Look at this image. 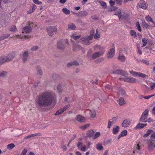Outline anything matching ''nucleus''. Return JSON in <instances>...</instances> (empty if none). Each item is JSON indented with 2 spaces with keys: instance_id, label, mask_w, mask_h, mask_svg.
<instances>
[{
  "instance_id": "obj_1",
  "label": "nucleus",
  "mask_w": 155,
  "mask_h": 155,
  "mask_svg": "<svg viewBox=\"0 0 155 155\" xmlns=\"http://www.w3.org/2000/svg\"><path fill=\"white\" fill-rule=\"evenodd\" d=\"M55 99V96L52 93L45 92L40 94L37 97L36 105L39 110L43 109L45 107L50 106Z\"/></svg>"
},
{
  "instance_id": "obj_2",
  "label": "nucleus",
  "mask_w": 155,
  "mask_h": 155,
  "mask_svg": "<svg viewBox=\"0 0 155 155\" xmlns=\"http://www.w3.org/2000/svg\"><path fill=\"white\" fill-rule=\"evenodd\" d=\"M92 38L86 36L81 38L80 40V42L85 45H89L91 44V42L89 41L92 40Z\"/></svg>"
},
{
  "instance_id": "obj_3",
  "label": "nucleus",
  "mask_w": 155,
  "mask_h": 155,
  "mask_svg": "<svg viewBox=\"0 0 155 155\" xmlns=\"http://www.w3.org/2000/svg\"><path fill=\"white\" fill-rule=\"evenodd\" d=\"M46 29L48 31L49 36H52L54 35L53 32H57V29L54 26H50L46 28Z\"/></svg>"
},
{
  "instance_id": "obj_4",
  "label": "nucleus",
  "mask_w": 155,
  "mask_h": 155,
  "mask_svg": "<svg viewBox=\"0 0 155 155\" xmlns=\"http://www.w3.org/2000/svg\"><path fill=\"white\" fill-rule=\"evenodd\" d=\"M81 50H82L83 53H84V50L81 46L77 44H76L73 45V51H77Z\"/></svg>"
},
{
  "instance_id": "obj_5",
  "label": "nucleus",
  "mask_w": 155,
  "mask_h": 155,
  "mask_svg": "<svg viewBox=\"0 0 155 155\" xmlns=\"http://www.w3.org/2000/svg\"><path fill=\"white\" fill-rule=\"evenodd\" d=\"M120 79L121 80H124V81L126 82L132 83H135L137 82L135 78H130L129 77H127L125 78H120Z\"/></svg>"
},
{
  "instance_id": "obj_6",
  "label": "nucleus",
  "mask_w": 155,
  "mask_h": 155,
  "mask_svg": "<svg viewBox=\"0 0 155 155\" xmlns=\"http://www.w3.org/2000/svg\"><path fill=\"white\" fill-rule=\"evenodd\" d=\"M149 151L151 152L154 148H155V143L150 140L148 141L147 143Z\"/></svg>"
},
{
  "instance_id": "obj_7",
  "label": "nucleus",
  "mask_w": 155,
  "mask_h": 155,
  "mask_svg": "<svg viewBox=\"0 0 155 155\" xmlns=\"http://www.w3.org/2000/svg\"><path fill=\"white\" fill-rule=\"evenodd\" d=\"M57 48L60 50H63L65 48L64 45L62 40L58 41L57 44Z\"/></svg>"
},
{
  "instance_id": "obj_8",
  "label": "nucleus",
  "mask_w": 155,
  "mask_h": 155,
  "mask_svg": "<svg viewBox=\"0 0 155 155\" xmlns=\"http://www.w3.org/2000/svg\"><path fill=\"white\" fill-rule=\"evenodd\" d=\"M16 55V53L14 52L8 54L7 56H5V59L7 61H10L15 58Z\"/></svg>"
},
{
  "instance_id": "obj_9",
  "label": "nucleus",
  "mask_w": 155,
  "mask_h": 155,
  "mask_svg": "<svg viewBox=\"0 0 155 155\" xmlns=\"http://www.w3.org/2000/svg\"><path fill=\"white\" fill-rule=\"evenodd\" d=\"M29 53L27 51H25L22 54V59L24 63L28 59Z\"/></svg>"
},
{
  "instance_id": "obj_10",
  "label": "nucleus",
  "mask_w": 155,
  "mask_h": 155,
  "mask_svg": "<svg viewBox=\"0 0 155 155\" xmlns=\"http://www.w3.org/2000/svg\"><path fill=\"white\" fill-rule=\"evenodd\" d=\"M114 74H117L124 76L126 74V72L122 70L117 69L113 71Z\"/></svg>"
},
{
  "instance_id": "obj_11",
  "label": "nucleus",
  "mask_w": 155,
  "mask_h": 155,
  "mask_svg": "<svg viewBox=\"0 0 155 155\" xmlns=\"http://www.w3.org/2000/svg\"><path fill=\"white\" fill-rule=\"evenodd\" d=\"M74 14H77L79 17H85L88 15L87 12L85 11H81L78 13H74Z\"/></svg>"
},
{
  "instance_id": "obj_12",
  "label": "nucleus",
  "mask_w": 155,
  "mask_h": 155,
  "mask_svg": "<svg viewBox=\"0 0 155 155\" xmlns=\"http://www.w3.org/2000/svg\"><path fill=\"white\" fill-rule=\"evenodd\" d=\"M115 54V49L112 48L108 52L107 57L108 58H112Z\"/></svg>"
},
{
  "instance_id": "obj_13",
  "label": "nucleus",
  "mask_w": 155,
  "mask_h": 155,
  "mask_svg": "<svg viewBox=\"0 0 155 155\" xmlns=\"http://www.w3.org/2000/svg\"><path fill=\"white\" fill-rule=\"evenodd\" d=\"M75 119L77 121L80 123L83 122L85 121V118L82 116L80 115H77Z\"/></svg>"
},
{
  "instance_id": "obj_14",
  "label": "nucleus",
  "mask_w": 155,
  "mask_h": 155,
  "mask_svg": "<svg viewBox=\"0 0 155 155\" xmlns=\"http://www.w3.org/2000/svg\"><path fill=\"white\" fill-rule=\"evenodd\" d=\"M79 65V63L76 60H74L68 63L67 64V67H69L72 66H78Z\"/></svg>"
},
{
  "instance_id": "obj_15",
  "label": "nucleus",
  "mask_w": 155,
  "mask_h": 155,
  "mask_svg": "<svg viewBox=\"0 0 155 155\" xmlns=\"http://www.w3.org/2000/svg\"><path fill=\"white\" fill-rule=\"evenodd\" d=\"M95 132L93 130H90L88 131L87 132L86 137H88L89 138L92 137L93 138L94 134Z\"/></svg>"
},
{
  "instance_id": "obj_16",
  "label": "nucleus",
  "mask_w": 155,
  "mask_h": 155,
  "mask_svg": "<svg viewBox=\"0 0 155 155\" xmlns=\"http://www.w3.org/2000/svg\"><path fill=\"white\" fill-rule=\"evenodd\" d=\"M23 29L26 34H28L32 30L31 26L30 25H29L24 27Z\"/></svg>"
},
{
  "instance_id": "obj_17",
  "label": "nucleus",
  "mask_w": 155,
  "mask_h": 155,
  "mask_svg": "<svg viewBox=\"0 0 155 155\" xmlns=\"http://www.w3.org/2000/svg\"><path fill=\"white\" fill-rule=\"evenodd\" d=\"M117 90L119 94H120L122 96H126L125 92L122 88L120 87H119L118 88Z\"/></svg>"
},
{
  "instance_id": "obj_18",
  "label": "nucleus",
  "mask_w": 155,
  "mask_h": 155,
  "mask_svg": "<svg viewBox=\"0 0 155 155\" xmlns=\"http://www.w3.org/2000/svg\"><path fill=\"white\" fill-rule=\"evenodd\" d=\"M101 55V54L99 52H97L94 53L92 55V58L93 59H95L100 57Z\"/></svg>"
},
{
  "instance_id": "obj_19",
  "label": "nucleus",
  "mask_w": 155,
  "mask_h": 155,
  "mask_svg": "<svg viewBox=\"0 0 155 155\" xmlns=\"http://www.w3.org/2000/svg\"><path fill=\"white\" fill-rule=\"evenodd\" d=\"M7 62L5 56H3L0 57V66Z\"/></svg>"
},
{
  "instance_id": "obj_20",
  "label": "nucleus",
  "mask_w": 155,
  "mask_h": 155,
  "mask_svg": "<svg viewBox=\"0 0 155 155\" xmlns=\"http://www.w3.org/2000/svg\"><path fill=\"white\" fill-rule=\"evenodd\" d=\"M68 28L69 30H74L76 26L73 23H70L68 25Z\"/></svg>"
},
{
  "instance_id": "obj_21",
  "label": "nucleus",
  "mask_w": 155,
  "mask_h": 155,
  "mask_svg": "<svg viewBox=\"0 0 155 155\" xmlns=\"http://www.w3.org/2000/svg\"><path fill=\"white\" fill-rule=\"evenodd\" d=\"M147 125V124H141L139 123L136 127L135 128L137 129H142L144 127L146 126Z\"/></svg>"
},
{
  "instance_id": "obj_22",
  "label": "nucleus",
  "mask_w": 155,
  "mask_h": 155,
  "mask_svg": "<svg viewBox=\"0 0 155 155\" xmlns=\"http://www.w3.org/2000/svg\"><path fill=\"white\" fill-rule=\"evenodd\" d=\"M118 104L120 105H122L125 104L124 99L122 97H120L118 100Z\"/></svg>"
},
{
  "instance_id": "obj_23",
  "label": "nucleus",
  "mask_w": 155,
  "mask_h": 155,
  "mask_svg": "<svg viewBox=\"0 0 155 155\" xmlns=\"http://www.w3.org/2000/svg\"><path fill=\"white\" fill-rule=\"evenodd\" d=\"M147 116L143 115L142 114L140 119L139 121L142 123H145L147 122V121L146 120L147 118Z\"/></svg>"
},
{
  "instance_id": "obj_24",
  "label": "nucleus",
  "mask_w": 155,
  "mask_h": 155,
  "mask_svg": "<svg viewBox=\"0 0 155 155\" xmlns=\"http://www.w3.org/2000/svg\"><path fill=\"white\" fill-rule=\"evenodd\" d=\"M118 59L121 62H124L126 60V57L123 54L119 55Z\"/></svg>"
},
{
  "instance_id": "obj_25",
  "label": "nucleus",
  "mask_w": 155,
  "mask_h": 155,
  "mask_svg": "<svg viewBox=\"0 0 155 155\" xmlns=\"http://www.w3.org/2000/svg\"><path fill=\"white\" fill-rule=\"evenodd\" d=\"M9 30L11 31L15 32L17 31V29L15 25H12L9 28Z\"/></svg>"
},
{
  "instance_id": "obj_26",
  "label": "nucleus",
  "mask_w": 155,
  "mask_h": 155,
  "mask_svg": "<svg viewBox=\"0 0 155 155\" xmlns=\"http://www.w3.org/2000/svg\"><path fill=\"white\" fill-rule=\"evenodd\" d=\"M129 124L130 122L127 120H125L123 121L122 124V126L124 127H127L129 125Z\"/></svg>"
},
{
  "instance_id": "obj_27",
  "label": "nucleus",
  "mask_w": 155,
  "mask_h": 155,
  "mask_svg": "<svg viewBox=\"0 0 155 155\" xmlns=\"http://www.w3.org/2000/svg\"><path fill=\"white\" fill-rule=\"evenodd\" d=\"M154 132L153 131V130H148L147 131L146 134L144 135L143 137H147L148 136H149L150 134H152Z\"/></svg>"
},
{
  "instance_id": "obj_28",
  "label": "nucleus",
  "mask_w": 155,
  "mask_h": 155,
  "mask_svg": "<svg viewBox=\"0 0 155 155\" xmlns=\"http://www.w3.org/2000/svg\"><path fill=\"white\" fill-rule=\"evenodd\" d=\"M119 129V127L118 126H116L115 127H114L113 129V133L114 134H117Z\"/></svg>"
},
{
  "instance_id": "obj_29",
  "label": "nucleus",
  "mask_w": 155,
  "mask_h": 155,
  "mask_svg": "<svg viewBox=\"0 0 155 155\" xmlns=\"http://www.w3.org/2000/svg\"><path fill=\"white\" fill-rule=\"evenodd\" d=\"M62 11L63 13L66 15H69L70 14V11L66 8H64L62 9Z\"/></svg>"
},
{
  "instance_id": "obj_30",
  "label": "nucleus",
  "mask_w": 155,
  "mask_h": 155,
  "mask_svg": "<svg viewBox=\"0 0 155 155\" xmlns=\"http://www.w3.org/2000/svg\"><path fill=\"white\" fill-rule=\"evenodd\" d=\"M15 147V144L12 143L8 144L7 146V148L9 150H11V149H13Z\"/></svg>"
},
{
  "instance_id": "obj_31",
  "label": "nucleus",
  "mask_w": 155,
  "mask_h": 155,
  "mask_svg": "<svg viewBox=\"0 0 155 155\" xmlns=\"http://www.w3.org/2000/svg\"><path fill=\"white\" fill-rule=\"evenodd\" d=\"M145 18L147 21H148V22H149V21L152 22V23L153 24V26H154V25H155L152 19L151 18V17H150L149 15H148V16H147Z\"/></svg>"
},
{
  "instance_id": "obj_32",
  "label": "nucleus",
  "mask_w": 155,
  "mask_h": 155,
  "mask_svg": "<svg viewBox=\"0 0 155 155\" xmlns=\"http://www.w3.org/2000/svg\"><path fill=\"white\" fill-rule=\"evenodd\" d=\"M57 90L59 92H61L62 90V85L61 84H59L57 86Z\"/></svg>"
},
{
  "instance_id": "obj_33",
  "label": "nucleus",
  "mask_w": 155,
  "mask_h": 155,
  "mask_svg": "<svg viewBox=\"0 0 155 155\" xmlns=\"http://www.w3.org/2000/svg\"><path fill=\"white\" fill-rule=\"evenodd\" d=\"M91 115V117L92 118H94L96 117V113L94 110L93 109L92 110H90Z\"/></svg>"
},
{
  "instance_id": "obj_34",
  "label": "nucleus",
  "mask_w": 155,
  "mask_h": 155,
  "mask_svg": "<svg viewBox=\"0 0 155 155\" xmlns=\"http://www.w3.org/2000/svg\"><path fill=\"white\" fill-rule=\"evenodd\" d=\"M99 3L100 4V5L104 7V8H107V5L106 3L103 1H99Z\"/></svg>"
},
{
  "instance_id": "obj_35",
  "label": "nucleus",
  "mask_w": 155,
  "mask_h": 155,
  "mask_svg": "<svg viewBox=\"0 0 155 155\" xmlns=\"http://www.w3.org/2000/svg\"><path fill=\"white\" fill-rule=\"evenodd\" d=\"M37 70L38 74L40 75H42V72L40 67L39 66H38L37 67Z\"/></svg>"
},
{
  "instance_id": "obj_36",
  "label": "nucleus",
  "mask_w": 155,
  "mask_h": 155,
  "mask_svg": "<svg viewBox=\"0 0 155 155\" xmlns=\"http://www.w3.org/2000/svg\"><path fill=\"white\" fill-rule=\"evenodd\" d=\"M136 27H137V30L140 31L141 32V28L140 26V25L139 23V22L137 21L136 22Z\"/></svg>"
},
{
  "instance_id": "obj_37",
  "label": "nucleus",
  "mask_w": 155,
  "mask_h": 155,
  "mask_svg": "<svg viewBox=\"0 0 155 155\" xmlns=\"http://www.w3.org/2000/svg\"><path fill=\"white\" fill-rule=\"evenodd\" d=\"M7 74V72L5 71H0V77H5Z\"/></svg>"
},
{
  "instance_id": "obj_38",
  "label": "nucleus",
  "mask_w": 155,
  "mask_h": 155,
  "mask_svg": "<svg viewBox=\"0 0 155 155\" xmlns=\"http://www.w3.org/2000/svg\"><path fill=\"white\" fill-rule=\"evenodd\" d=\"M63 111L62 110L61 108H60L59 110H57L56 112L54 114L55 116L61 114L63 113Z\"/></svg>"
},
{
  "instance_id": "obj_39",
  "label": "nucleus",
  "mask_w": 155,
  "mask_h": 155,
  "mask_svg": "<svg viewBox=\"0 0 155 155\" xmlns=\"http://www.w3.org/2000/svg\"><path fill=\"white\" fill-rule=\"evenodd\" d=\"M100 135V133L99 132H97L96 133L94 134V135L93 138V139L94 140L95 139L97 138Z\"/></svg>"
},
{
  "instance_id": "obj_40",
  "label": "nucleus",
  "mask_w": 155,
  "mask_h": 155,
  "mask_svg": "<svg viewBox=\"0 0 155 155\" xmlns=\"http://www.w3.org/2000/svg\"><path fill=\"white\" fill-rule=\"evenodd\" d=\"M96 147L97 149L99 150H101L103 148V147L100 143L97 144Z\"/></svg>"
},
{
  "instance_id": "obj_41",
  "label": "nucleus",
  "mask_w": 155,
  "mask_h": 155,
  "mask_svg": "<svg viewBox=\"0 0 155 155\" xmlns=\"http://www.w3.org/2000/svg\"><path fill=\"white\" fill-rule=\"evenodd\" d=\"M130 34L134 38L137 37V34L136 32L134 30H132L130 31Z\"/></svg>"
},
{
  "instance_id": "obj_42",
  "label": "nucleus",
  "mask_w": 155,
  "mask_h": 155,
  "mask_svg": "<svg viewBox=\"0 0 155 155\" xmlns=\"http://www.w3.org/2000/svg\"><path fill=\"white\" fill-rule=\"evenodd\" d=\"M139 6L141 8L145 9L147 8V6L145 3H140Z\"/></svg>"
},
{
  "instance_id": "obj_43",
  "label": "nucleus",
  "mask_w": 155,
  "mask_h": 155,
  "mask_svg": "<svg viewBox=\"0 0 155 155\" xmlns=\"http://www.w3.org/2000/svg\"><path fill=\"white\" fill-rule=\"evenodd\" d=\"M142 41L143 42L142 47H144L147 44V40L145 38H143L142 39Z\"/></svg>"
},
{
  "instance_id": "obj_44",
  "label": "nucleus",
  "mask_w": 155,
  "mask_h": 155,
  "mask_svg": "<svg viewBox=\"0 0 155 155\" xmlns=\"http://www.w3.org/2000/svg\"><path fill=\"white\" fill-rule=\"evenodd\" d=\"M94 33V31L93 29H92L91 30L90 34V35L87 36V37H90L92 38V39L93 38V36Z\"/></svg>"
},
{
  "instance_id": "obj_45",
  "label": "nucleus",
  "mask_w": 155,
  "mask_h": 155,
  "mask_svg": "<svg viewBox=\"0 0 155 155\" xmlns=\"http://www.w3.org/2000/svg\"><path fill=\"white\" fill-rule=\"evenodd\" d=\"M142 25L144 28H147L148 27L149 25L145 21H143Z\"/></svg>"
},
{
  "instance_id": "obj_46",
  "label": "nucleus",
  "mask_w": 155,
  "mask_h": 155,
  "mask_svg": "<svg viewBox=\"0 0 155 155\" xmlns=\"http://www.w3.org/2000/svg\"><path fill=\"white\" fill-rule=\"evenodd\" d=\"M121 136H122V137L125 136L127 134V130H124L122 131L121 133L120 134Z\"/></svg>"
},
{
  "instance_id": "obj_47",
  "label": "nucleus",
  "mask_w": 155,
  "mask_h": 155,
  "mask_svg": "<svg viewBox=\"0 0 155 155\" xmlns=\"http://www.w3.org/2000/svg\"><path fill=\"white\" fill-rule=\"evenodd\" d=\"M130 74H132L133 75H135L136 76H138L139 73L138 72L134 71H130Z\"/></svg>"
},
{
  "instance_id": "obj_48",
  "label": "nucleus",
  "mask_w": 155,
  "mask_h": 155,
  "mask_svg": "<svg viewBox=\"0 0 155 155\" xmlns=\"http://www.w3.org/2000/svg\"><path fill=\"white\" fill-rule=\"evenodd\" d=\"M38 49V47L37 46H33L31 49V51H36Z\"/></svg>"
},
{
  "instance_id": "obj_49",
  "label": "nucleus",
  "mask_w": 155,
  "mask_h": 155,
  "mask_svg": "<svg viewBox=\"0 0 155 155\" xmlns=\"http://www.w3.org/2000/svg\"><path fill=\"white\" fill-rule=\"evenodd\" d=\"M106 90L108 91L110 89L111 86L109 84H107L105 86Z\"/></svg>"
},
{
  "instance_id": "obj_50",
  "label": "nucleus",
  "mask_w": 155,
  "mask_h": 155,
  "mask_svg": "<svg viewBox=\"0 0 155 155\" xmlns=\"http://www.w3.org/2000/svg\"><path fill=\"white\" fill-rule=\"evenodd\" d=\"M151 139L153 141H155V132H154L151 136Z\"/></svg>"
},
{
  "instance_id": "obj_51",
  "label": "nucleus",
  "mask_w": 155,
  "mask_h": 155,
  "mask_svg": "<svg viewBox=\"0 0 155 155\" xmlns=\"http://www.w3.org/2000/svg\"><path fill=\"white\" fill-rule=\"evenodd\" d=\"M59 77V75L56 74H54L52 75V78L54 79H56Z\"/></svg>"
},
{
  "instance_id": "obj_52",
  "label": "nucleus",
  "mask_w": 155,
  "mask_h": 155,
  "mask_svg": "<svg viewBox=\"0 0 155 155\" xmlns=\"http://www.w3.org/2000/svg\"><path fill=\"white\" fill-rule=\"evenodd\" d=\"M69 106L70 104H69L65 106L64 107H63V108H61L63 112H64L65 111L67 110L69 107Z\"/></svg>"
},
{
  "instance_id": "obj_53",
  "label": "nucleus",
  "mask_w": 155,
  "mask_h": 155,
  "mask_svg": "<svg viewBox=\"0 0 155 155\" xmlns=\"http://www.w3.org/2000/svg\"><path fill=\"white\" fill-rule=\"evenodd\" d=\"M33 1L35 3L38 5H41L42 4V2L39 1L38 0H33Z\"/></svg>"
},
{
  "instance_id": "obj_54",
  "label": "nucleus",
  "mask_w": 155,
  "mask_h": 155,
  "mask_svg": "<svg viewBox=\"0 0 155 155\" xmlns=\"http://www.w3.org/2000/svg\"><path fill=\"white\" fill-rule=\"evenodd\" d=\"M149 112V110L148 109H146L143 113L142 114L143 115L146 116H147L148 115V113Z\"/></svg>"
},
{
  "instance_id": "obj_55",
  "label": "nucleus",
  "mask_w": 155,
  "mask_h": 155,
  "mask_svg": "<svg viewBox=\"0 0 155 155\" xmlns=\"http://www.w3.org/2000/svg\"><path fill=\"white\" fill-rule=\"evenodd\" d=\"M154 95H155V94L153 95H152L151 96H145L143 97L142 95H141V96L143 97V98H144V99H149V98H150L151 97H153Z\"/></svg>"
},
{
  "instance_id": "obj_56",
  "label": "nucleus",
  "mask_w": 155,
  "mask_h": 155,
  "mask_svg": "<svg viewBox=\"0 0 155 155\" xmlns=\"http://www.w3.org/2000/svg\"><path fill=\"white\" fill-rule=\"evenodd\" d=\"M10 36V34H6L4 35L3 36H1L3 38V40L7 38Z\"/></svg>"
},
{
  "instance_id": "obj_57",
  "label": "nucleus",
  "mask_w": 155,
  "mask_h": 155,
  "mask_svg": "<svg viewBox=\"0 0 155 155\" xmlns=\"http://www.w3.org/2000/svg\"><path fill=\"white\" fill-rule=\"evenodd\" d=\"M118 5H121V4L122 0H114Z\"/></svg>"
},
{
  "instance_id": "obj_58",
  "label": "nucleus",
  "mask_w": 155,
  "mask_h": 155,
  "mask_svg": "<svg viewBox=\"0 0 155 155\" xmlns=\"http://www.w3.org/2000/svg\"><path fill=\"white\" fill-rule=\"evenodd\" d=\"M89 126V124H86L81 127V128L83 130H85Z\"/></svg>"
},
{
  "instance_id": "obj_59",
  "label": "nucleus",
  "mask_w": 155,
  "mask_h": 155,
  "mask_svg": "<svg viewBox=\"0 0 155 155\" xmlns=\"http://www.w3.org/2000/svg\"><path fill=\"white\" fill-rule=\"evenodd\" d=\"M121 9H119L115 13V15H117L118 16L120 15L121 13Z\"/></svg>"
},
{
  "instance_id": "obj_60",
  "label": "nucleus",
  "mask_w": 155,
  "mask_h": 155,
  "mask_svg": "<svg viewBox=\"0 0 155 155\" xmlns=\"http://www.w3.org/2000/svg\"><path fill=\"white\" fill-rule=\"evenodd\" d=\"M141 61L143 63L145 64H146L147 65H149V63L148 61L144 60H143Z\"/></svg>"
},
{
  "instance_id": "obj_61",
  "label": "nucleus",
  "mask_w": 155,
  "mask_h": 155,
  "mask_svg": "<svg viewBox=\"0 0 155 155\" xmlns=\"http://www.w3.org/2000/svg\"><path fill=\"white\" fill-rule=\"evenodd\" d=\"M138 76L140 77H141L142 78H144L145 77L146 75L145 74H142V73H141L140 72H139V74H138Z\"/></svg>"
},
{
  "instance_id": "obj_62",
  "label": "nucleus",
  "mask_w": 155,
  "mask_h": 155,
  "mask_svg": "<svg viewBox=\"0 0 155 155\" xmlns=\"http://www.w3.org/2000/svg\"><path fill=\"white\" fill-rule=\"evenodd\" d=\"M41 134L40 133H37L31 135V137H33L37 136H41Z\"/></svg>"
},
{
  "instance_id": "obj_63",
  "label": "nucleus",
  "mask_w": 155,
  "mask_h": 155,
  "mask_svg": "<svg viewBox=\"0 0 155 155\" xmlns=\"http://www.w3.org/2000/svg\"><path fill=\"white\" fill-rule=\"evenodd\" d=\"M72 37L75 40H76L79 39L80 37V35H78L77 36H75L74 35H72Z\"/></svg>"
},
{
  "instance_id": "obj_64",
  "label": "nucleus",
  "mask_w": 155,
  "mask_h": 155,
  "mask_svg": "<svg viewBox=\"0 0 155 155\" xmlns=\"http://www.w3.org/2000/svg\"><path fill=\"white\" fill-rule=\"evenodd\" d=\"M100 37V34L96 33L94 35V38L96 39L99 38Z\"/></svg>"
}]
</instances>
